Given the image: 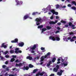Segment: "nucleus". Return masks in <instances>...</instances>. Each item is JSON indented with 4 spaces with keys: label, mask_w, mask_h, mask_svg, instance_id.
Listing matches in <instances>:
<instances>
[{
    "label": "nucleus",
    "mask_w": 76,
    "mask_h": 76,
    "mask_svg": "<svg viewBox=\"0 0 76 76\" xmlns=\"http://www.w3.org/2000/svg\"><path fill=\"white\" fill-rule=\"evenodd\" d=\"M60 72H57V74L59 76H61L62 75V73L63 72V71L62 70H61L60 71Z\"/></svg>",
    "instance_id": "6e6552de"
},
{
    "label": "nucleus",
    "mask_w": 76,
    "mask_h": 76,
    "mask_svg": "<svg viewBox=\"0 0 76 76\" xmlns=\"http://www.w3.org/2000/svg\"><path fill=\"white\" fill-rule=\"evenodd\" d=\"M10 54H13L14 53V50H11L10 51Z\"/></svg>",
    "instance_id": "a878e982"
},
{
    "label": "nucleus",
    "mask_w": 76,
    "mask_h": 76,
    "mask_svg": "<svg viewBox=\"0 0 76 76\" xmlns=\"http://www.w3.org/2000/svg\"><path fill=\"white\" fill-rule=\"evenodd\" d=\"M49 38L50 39H51L53 41H58L60 40V38L58 36H56L55 37L54 36H50L49 37Z\"/></svg>",
    "instance_id": "f257e3e1"
},
{
    "label": "nucleus",
    "mask_w": 76,
    "mask_h": 76,
    "mask_svg": "<svg viewBox=\"0 0 76 76\" xmlns=\"http://www.w3.org/2000/svg\"><path fill=\"white\" fill-rule=\"evenodd\" d=\"M15 62L16 63H19V61L18 59H16L15 60Z\"/></svg>",
    "instance_id": "ea45409f"
},
{
    "label": "nucleus",
    "mask_w": 76,
    "mask_h": 76,
    "mask_svg": "<svg viewBox=\"0 0 76 76\" xmlns=\"http://www.w3.org/2000/svg\"><path fill=\"white\" fill-rule=\"evenodd\" d=\"M37 47V45H34L33 46V47L31 48V49L32 50H35V48Z\"/></svg>",
    "instance_id": "f8f14e48"
},
{
    "label": "nucleus",
    "mask_w": 76,
    "mask_h": 76,
    "mask_svg": "<svg viewBox=\"0 0 76 76\" xmlns=\"http://www.w3.org/2000/svg\"><path fill=\"white\" fill-rule=\"evenodd\" d=\"M59 18V17L58 16H56V19H58Z\"/></svg>",
    "instance_id": "0e129e2a"
},
{
    "label": "nucleus",
    "mask_w": 76,
    "mask_h": 76,
    "mask_svg": "<svg viewBox=\"0 0 76 76\" xmlns=\"http://www.w3.org/2000/svg\"><path fill=\"white\" fill-rule=\"evenodd\" d=\"M35 21H36V24L37 26L39 25L40 23H41L42 22V19L41 18H37L35 19Z\"/></svg>",
    "instance_id": "f03ea898"
},
{
    "label": "nucleus",
    "mask_w": 76,
    "mask_h": 76,
    "mask_svg": "<svg viewBox=\"0 0 76 76\" xmlns=\"http://www.w3.org/2000/svg\"><path fill=\"white\" fill-rule=\"evenodd\" d=\"M5 76H8V75H7V73H6L5 74Z\"/></svg>",
    "instance_id": "338daca9"
},
{
    "label": "nucleus",
    "mask_w": 76,
    "mask_h": 76,
    "mask_svg": "<svg viewBox=\"0 0 76 76\" xmlns=\"http://www.w3.org/2000/svg\"><path fill=\"white\" fill-rule=\"evenodd\" d=\"M19 50V48H16L15 49V51H18Z\"/></svg>",
    "instance_id": "09e8293b"
},
{
    "label": "nucleus",
    "mask_w": 76,
    "mask_h": 76,
    "mask_svg": "<svg viewBox=\"0 0 76 76\" xmlns=\"http://www.w3.org/2000/svg\"><path fill=\"white\" fill-rule=\"evenodd\" d=\"M41 50H45V48L42 47L41 48Z\"/></svg>",
    "instance_id": "58836bf2"
},
{
    "label": "nucleus",
    "mask_w": 76,
    "mask_h": 76,
    "mask_svg": "<svg viewBox=\"0 0 76 76\" xmlns=\"http://www.w3.org/2000/svg\"><path fill=\"white\" fill-rule=\"evenodd\" d=\"M57 25H61V23H57Z\"/></svg>",
    "instance_id": "680f3d73"
},
{
    "label": "nucleus",
    "mask_w": 76,
    "mask_h": 76,
    "mask_svg": "<svg viewBox=\"0 0 76 76\" xmlns=\"http://www.w3.org/2000/svg\"><path fill=\"white\" fill-rule=\"evenodd\" d=\"M56 60V58L54 57L53 58L52 60V63H54V62H55V60Z\"/></svg>",
    "instance_id": "aec40b11"
},
{
    "label": "nucleus",
    "mask_w": 76,
    "mask_h": 76,
    "mask_svg": "<svg viewBox=\"0 0 76 76\" xmlns=\"http://www.w3.org/2000/svg\"><path fill=\"white\" fill-rule=\"evenodd\" d=\"M50 19H54V17H53V15L51 16L50 17Z\"/></svg>",
    "instance_id": "37998d69"
},
{
    "label": "nucleus",
    "mask_w": 76,
    "mask_h": 76,
    "mask_svg": "<svg viewBox=\"0 0 76 76\" xmlns=\"http://www.w3.org/2000/svg\"><path fill=\"white\" fill-rule=\"evenodd\" d=\"M72 4H75V6H76V3L75 2V1H72Z\"/></svg>",
    "instance_id": "cd10ccee"
},
{
    "label": "nucleus",
    "mask_w": 76,
    "mask_h": 76,
    "mask_svg": "<svg viewBox=\"0 0 76 76\" xmlns=\"http://www.w3.org/2000/svg\"><path fill=\"white\" fill-rule=\"evenodd\" d=\"M29 68V67H28V66H23V69L24 70H28V69Z\"/></svg>",
    "instance_id": "9b49d317"
},
{
    "label": "nucleus",
    "mask_w": 76,
    "mask_h": 76,
    "mask_svg": "<svg viewBox=\"0 0 76 76\" xmlns=\"http://www.w3.org/2000/svg\"><path fill=\"white\" fill-rule=\"evenodd\" d=\"M9 53V51H7L4 52V54H7V53Z\"/></svg>",
    "instance_id": "c03bdc74"
},
{
    "label": "nucleus",
    "mask_w": 76,
    "mask_h": 76,
    "mask_svg": "<svg viewBox=\"0 0 76 76\" xmlns=\"http://www.w3.org/2000/svg\"><path fill=\"white\" fill-rule=\"evenodd\" d=\"M60 31H57L55 32V34H57V33H58V32H59Z\"/></svg>",
    "instance_id": "864d4df0"
},
{
    "label": "nucleus",
    "mask_w": 76,
    "mask_h": 76,
    "mask_svg": "<svg viewBox=\"0 0 76 76\" xmlns=\"http://www.w3.org/2000/svg\"><path fill=\"white\" fill-rule=\"evenodd\" d=\"M47 29H48V30H50V29H51L52 28L50 26H47L46 27Z\"/></svg>",
    "instance_id": "dca6fc26"
},
{
    "label": "nucleus",
    "mask_w": 76,
    "mask_h": 76,
    "mask_svg": "<svg viewBox=\"0 0 76 76\" xmlns=\"http://www.w3.org/2000/svg\"><path fill=\"white\" fill-rule=\"evenodd\" d=\"M15 53H16V54H18V50H15Z\"/></svg>",
    "instance_id": "49530a36"
},
{
    "label": "nucleus",
    "mask_w": 76,
    "mask_h": 76,
    "mask_svg": "<svg viewBox=\"0 0 76 76\" xmlns=\"http://www.w3.org/2000/svg\"><path fill=\"white\" fill-rule=\"evenodd\" d=\"M38 71V69H34L33 70V73H35Z\"/></svg>",
    "instance_id": "a211bd4d"
},
{
    "label": "nucleus",
    "mask_w": 76,
    "mask_h": 76,
    "mask_svg": "<svg viewBox=\"0 0 76 76\" xmlns=\"http://www.w3.org/2000/svg\"><path fill=\"white\" fill-rule=\"evenodd\" d=\"M69 34L70 35H71L74 34V33H73V32H71L69 33Z\"/></svg>",
    "instance_id": "c9c22d12"
},
{
    "label": "nucleus",
    "mask_w": 76,
    "mask_h": 76,
    "mask_svg": "<svg viewBox=\"0 0 76 76\" xmlns=\"http://www.w3.org/2000/svg\"><path fill=\"white\" fill-rule=\"evenodd\" d=\"M62 65H64V66H67V65L68 64L67 63H62Z\"/></svg>",
    "instance_id": "393cba45"
},
{
    "label": "nucleus",
    "mask_w": 76,
    "mask_h": 76,
    "mask_svg": "<svg viewBox=\"0 0 76 76\" xmlns=\"http://www.w3.org/2000/svg\"><path fill=\"white\" fill-rule=\"evenodd\" d=\"M12 43H16V42H18V39H15L14 40L11 41Z\"/></svg>",
    "instance_id": "9d476101"
},
{
    "label": "nucleus",
    "mask_w": 76,
    "mask_h": 76,
    "mask_svg": "<svg viewBox=\"0 0 76 76\" xmlns=\"http://www.w3.org/2000/svg\"><path fill=\"white\" fill-rule=\"evenodd\" d=\"M61 28H60V27H57V29H58V30H60Z\"/></svg>",
    "instance_id": "6e6d98bb"
},
{
    "label": "nucleus",
    "mask_w": 76,
    "mask_h": 76,
    "mask_svg": "<svg viewBox=\"0 0 76 76\" xmlns=\"http://www.w3.org/2000/svg\"><path fill=\"white\" fill-rule=\"evenodd\" d=\"M55 14L56 15H58V12H55L54 13V14Z\"/></svg>",
    "instance_id": "4c0bfd02"
},
{
    "label": "nucleus",
    "mask_w": 76,
    "mask_h": 76,
    "mask_svg": "<svg viewBox=\"0 0 76 76\" xmlns=\"http://www.w3.org/2000/svg\"><path fill=\"white\" fill-rule=\"evenodd\" d=\"M6 66L5 65H3L2 66V68H3V69H5V68H6Z\"/></svg>",
    "instance_id": "473e14b6"
},
{
    "label": "nucleus",
    "mask_w": 76,
    "mask_h": 76,
    "mask_svg": "<svg viewBox=\"0 0 76 76\" xmlns=\"http://www.w3.org/2000/svg\"><path fill=\"white\" fill-rule=\"evenodd\" d=\"M69 20L71 21V22H73V21H72L73 20V19L72 18L69 19Z\"/></svg>",
    "instance_id": "f704fd0d"
},
{
    "label": "nucleus",
    "mask_w": 76,
    "mask_h": 76,
    "mask_svg": "<svg viewBox=\"0 0 76 76\" xmlns=\"http://www.w3.org/2000/svg\"><path fill=\"white\" fill-rule=\"evenodd\" d=\"M52 13H53V15H54V13L55 12V10L54 9L51 10L50 11Z\"/></svg>",
    "instance_id": "6ab92c4d"
},
{
    "label": "nucleus",
    "mask_w": 76,
    "mask_h": 76,
    "mask_svg": "<svg viewBox=\"0 0 76 76\" xmlns=\"http://www.w3.org/2000/svg\"><path fill=\"white\" fill-rule=\"evenodd\" d=\"M69 25L70 26H72V29H76V28L75 27V25L72 24V22H70L69 23Z\"/></svg>",
    "instance_id": "39448f33"
},
{
    "label": "nucleus",
    "mask_w": 76,
    "mask_h": 76,
    "mask_svg": "<svg viewBox=\"0 0 76 76\" xmlns=\"http://www.w3.org/2000/svg\"><path fill=\"white\" fill-rule=\"evenodd\" d=\"M19 66H22V64L21 63H20L19 64Z\"/></svg>",
    "instance_id": "79ce46f5"
},
{
    "label": "nucleus",
    "mask_w": 76,
    "mask_h": 76,
    "mask_svg": "<svg viewBox=\"0 0 76 76\" xmlns=\"http://www.w3.org/2000/svg\"><path fill=\"white\" fill-rule=\"evenodd\" d=\"M50 52L46 54V55H45L44 56V58H50V57L48 56H50Z\"/></svg>",
    "instance_id": "423d86ee"
},
{
    "label": "nucleus",
    "mask_w": 76,
    "mask_h": 76,
    "mask_svg": "<svg viewBox=\"0 0 76 76\" xmlns=\"http://www.w3.org/2000/svg\"><path fill=\"white\" fill-rule=\"evenodd\" d=\"M37 58V59H38L39 58V56H37V58H34V60H36Z\"/></svg>",
    "instance_id": "72a5a7b5"
},
{
    "label": "nucleus",
    "mask_w": 76,
    "mask_h": 76,
    "mask_svg": "<svg viewBox=\"0 0 76 76\" xmlns=\"http://www.w3.org/2000/svg\"><path fill=\"white\" fill-rule=\"evenodd\" d=\"M68 26L69 25H68L67 24L65 25V27L66 28H67V27H68Z\"/></svg>",
    "instance_id": "8fccbe9b"
},
{
    "label": "nucleus",
    "mask_w": 76,
    "mask_h": 76,
    "mask_svg": "<svg viewBox=\"0 0 76 76\" xmlns=\"http://www.w3.org/2000/svg\"><path fill=\"white\" fill-rule=\"evenodd\" d=\"M9 76H13V74H10Z\"/></svg>",
    "instance_id": "774afa93"
},
{
    "label": "nucleus",
    "mask_w": 76,
    "mask_h": 76,
    "mask_svg": "<svg viewBox=\"0 0 76 76\" xmlns=\"http://www.w3.org/2000/svg\"><path fill=\"white\" fill-rule=\"evenodd\" d=\"M18 53H22V51L20 50H18Z\"/></svg>",
    "instance_id": "3c124183"
},
{
    "label": "nucleus",
    "mask_w": 76,
    "mask_h": 76,
    "mask_svg": "<svg viewBox=\"0 0 76 76\" xmlns=\"http://www.w3.org/2000/svg\"><path fill=\"white\" fill-rule=\"evenodd\" d=\"M56 69H58H58H59V66H58V65H56Z\"/></svg>",
    "instance_id": "e433bc0d"
},
{
    "label": "nucleus",
    "mask_w": 76,
    "mask_h": 76,
    "mask_svg": "<svg viewBox=\"0 0 76 76\" xmlns=\"http://www.w3.org/2000/svg\"><path fill=\"white\" fill-rule=\"evenodd\" d=\"M28 18L32 19V18L29 17V15H26L24 16L23 17V20H26Z\"/></svg>",
    "instance_id": "20e7f679"
},
{
    "label": "nucleus",
    "mask_w": 76,
    "mask_h": 76,
    "mask_svg": "<svg viewBox=\"0 0 76 76\" xmlns=\"http://www.w3.org/2000/svg\"><path fill=\"white\" fill-rule=\"evenodd\" d=\"M43 28V25L39 26L37 27V28H38V29H41V28Z\"/></svg>",
    "instance_id": "2eb2a0df"
},
{
    "label": "nucleus",
    "mask_w": 76,
    "mask_h": 76,
    "mask_svg": "<svg viewBox=\"0 0 76 76\" xmlns=\"http://www.w3.org/2000/svg\"><path fill=\"white\" fill-rule=\"evenodd\" d=\"M18 46L19 47H23L24 45V43L23 42H21L18 43Z\"/></svg>",
    "instance_id": "1a4fd4ad"
},
{
    "label": "nucleus",
    "mask_w": 76,
    "mask_h": 76,
    "mask_svg": "<svg viewBox=\"0 0 76 76\" xmlns=\"http://www.w3.org/2000/svg\"><path fill=\"white\" fill-rule=\"evenodd\" d=\"M71 39V37H69L67 38V39H68V40H69Z\"/></svg>",
    "instance_id": "13d9d810"
},
{
    "label": "nucleus",
    "mask_w": 76,
    "mask_h": 76,
    "mask_svg": "<svg viewBox=\"0 0 76 76\" xmlns=\"http://www.w3.org/2000/svg\"><path fill=\"white\" fill-rule=\"evenodd\" d=\"M72 39H76V36H74L73 37H72Z\"/></svg>",
    "instance_id": "4d7b16f0"
},
{
    "label": "nucleus",
    "mask_w": 76,
    "mask_h": 76,
    "mask_svg": "<svg viewBox=\"0 0 76 76\" xmlns=\"http://www.w3.org/2000/svg\"><path fill=\"white\" fill-rule=\"evenodd\" d=\"M51 63H52V61H49L48 63H49V64H51Z\"/></svg>",
    "instance_id": "5fc2aeb1"
},
{
    "label": "nucleus",
    "mask_w": 76,
    "mask_h": 76,
    "mask_svg": "<svg viewBox=\"0 0 76 76\" xmlns=\"http://www.w3.org/2000/svg\"><path fill=\"white\" fill-rule=\"evenodd\" d=\"M15 59L14 58H12L11 59L10 61L11 62H13V61H15Z\"/></svg>",
    "instance_id": "b1692460"
},
{
    "label": "nucleus",
    "mask_w": 76,
    "mask_h": 76,
    "mask_svg": "<svg viewBox=\"0 0 76 76\" xmlns=\"http://www.w3.org/2000/svg\"><path fill=\"white\" fill-rule=\"evenodd\" d=\"M27 59H29V60H31L32 59V58L30 56H28L26 57Z\"/></svg>",
    "instance_id": "4468645a"
},
{
    "label": "nucleus",
    "mask_w": 76,
    "mask_h": 76,
    "mask_svg": "<svg viewBox=\"0 0 76 76\" xmlns=\"http://www.w3.org/2000/svg\"><path fill=\"white\" fill-rule=\"evenodd\" d=\"M5 57H6V58H9V57H10V56L9 55H5Z\"/></svg>",
    "instance_id": "c85d7f7f"
},
{
    "label": "nucleus",
    "mask_w": 76,
    "mask_h": 76,
    "mask_svg": "<svg viewBox=\"0 0 76 76\" xmlns=\"http://www.w3.org/2000/svg\"><path fill=\"white\" fill-rule=\"evenodd\" d=\"M64 59H61V61L62 62H63V61H64Z\"/></svg>",
    "instance_id": "69168bd1"
},
{
    "label": "nucleus",
    "mask_w": 76,
    "mask_h": 76,
    "mask_svg": "<svg viewBox=\"0 0 76 76\" xmlns=\"http://www.w3.org/2000/svg\"><path fill=\"white\" fill-rule=\"evenodd\" d=\"M4 48H7V46L6 45H4Z\"/></svg>",
    "instance_id": "e2e57ef3"
},
{
    "label": "nucleus",
    "mask_w": 76,
    "mask_h": 76,
    "mask_svg": "<svg viewBox=\"0 0 76 76\" xmlns=\"http://www.w3.org/2000/svg\"><path fill=\"white\" fill-rule=\"evenodd\" d=\"M58 21L57 20L56 21H55L54 22L53 21H50L49 22V24H53L54 25L56 24V23H57V22Z\"/></svg>",
    "instance_id": "0eeeda50"
},
{
    "label": "nucleus",
    "mask_w": 76,
    "mask_h": 76,
    "mask_svg": "<svg viewBox=\"0 0 76 76\" xmlns=\"http://www.w3.org/2000/svg\"><path fill=\"white\" fill-rule=\"evenodd\" d=\"M70 41L71 42H73V41H75V40H73V39H71L70 40Z\"/></svg>",
    "instance_id": "a18cd8bd"
},
{
    "label": "nucleus",
    "mask_w": 76,
    "mask_h": 76,
    "mask_svg": "<svg viewBox=\"0 0 76 76\" xmlns=\"http://www.w3.org/2000/svg\"><path fill=\"white\" fill-rule=\"evenodd\" d=\"M28 67L29 68H32L34 67V66L31 64H30L29 65Z\"/></svg>",
    "instance_id": "412c9836"
},
{
    "label": "nucleus",
    "mask_w": 76,
    "mask_h": 76,
    "mask_svg": "<svg viewBox=\"0 0 76 76\" xmlns=\"http://www.w3.org/2000/svg\"><path fill=\"white\" fill-rule=\"evenodd\" d=\"M61 23H64V24H66V21L63 20H61Z\"/></svg>",
    "instance_id": "4be33fe9"
},
{
    "label": "nucleus",
    "mask_w": 76,
    "mask_h": 76,
    "mask_svg": "<svg viewBox=\"0 0 76 76\" xmlns=\"http://www.w3.org/2000/svg\"><path fill=\"white\" fill-rule=\"evenodd\" d=\"M8 63H9V62H8V61H6L5 62V64H7Z\"/></svg>",
    "instance_id": "bf43d9fd"
},
{
    "label": "nucleus",
    "mask_w": 76,
    "mask_h": 76,
    "mask_svg": "<svg viewBox=\"0 0 76 76\" xmlns=\"http://www.w3.org/2000/svg\"><path fill=\"white\" fill-rule=\"evenodd\" d=\"M44 60V56H42L41 58V61H42L43 60Z\"/></svg>",
    "instance_id": "5701e85b"
},
{
    "label": "nucleus",
    "mask_w": 76,
    "mask_h": 76,
    "mask_svg": "<svg viewBox=\"0 0 76 76\" xmlns=\"http://www.w3.org/2000/svg\"><path fill=\"white\" fill-rule=\"evenodd\" d=\"M45 73V72L44 71L41 73L40 72H39L37 74H36V76H43Z\"/></svg>",
    "instance_id": "7ed1b4c3"
},
{
    "label": "nucleus",
    "mask_w": 76,
    "mask_h": 76,
    "mask_svg": "<svg viewBox=\"0 0 76 76\" xmlns=\"http://www.w3.org/2000/svg\"><path fill=\"white\" fill-rule=\"evenodd\" d=\"M50 76H54V74H52L51 75H50Z\"/></svg>",
    "instance_id": "052dcab7"
},
{
    "label": "nucleus",
    "mask_w": 76,
    "mask_h": 76,
    "mask_svg": "<svg viewBox=\"0 0 76 76\" xmlns=\"http://www.w3.org/2000/svg\"><path fill=\"white\" fill-rule=\"evenodd\" d=\"M71 9L73 10H76V7H71Z\"/></svg>",
    "instance_id": "c756f323"
},
{
    "label": "nucleus",
    "mask_w": 76,
    "mask_h": 76,
    "mask_svg": "<svg viewBox=\"0 0 76 76\" xmlns=\"http://www.w3.org/2000/svg\"><path fill=\"white\" fill-rule=\"evenodd\" d=\"M47 31V28H43L42 29V33H43L44 31Z\"/></svg>",
    "instance_id": "f3484780"
},
{
    "label": "nucleus",
    "mask_w": 76,
    "mask_h": 76,
    "mask_svg": "<svg viewBox=\"0 0 76 76\" xmlns=\"http://www.w3.org/2000/svg\"><path fill=\"white\" fill-rule=\"evenodd\" d=\"M15 1L17 3V5H18L19 4H20V3H19V1H18V0H15Z\"/></svg>",
    "instance_id": "bb28decb"
},
{
    "label": "nucleus",
    "mask_w": 76,
    "mask_h": 76,
    "mask_svg": "<svg viewBox=\"0 0 76 76\" xmlns=\"http://www.w3.org/2000/svg\"><path fill=\"white\" fill-rule=\"evenodd\" d=\"M12 57L13 58H16V56L13 55L12 56Z\"/></svg>",
    "instance_id": "de8ad7c7"
},
{
    "label": "nucleus",
    "mask_w": 76,
    "mask_h": 76,
    "mask_svg": "<svg viewBox=\"0 0 76 76\" xmlns=\"http://www.w3.org/2000/svg\"><path fill=\"white\" fill-rule=\"evenodd\" d=\"M60 7V5L57 4L56 5V9H58V8H59V7Z\"/></svg>",
    "instance_id": "7c9ffc66"
},
{
    "label": "nucleus",
    "mask_w": 76,
    "mask_h": 76,
    "mask_svg": "<svg viewBox=\"0 0 76 76\" xmlns=\"http://www.w3.org/2000/svg\"><path fill=\"white\" fill-rule=\"evenodd\" d=\"M58 69H57L56 67L54 68L53 69V72H58Z\"/></svg>",
    "instance_id": "ddd939ff"
},
{
    "label": "nucleus",
    "mask_w": 76,
    "mask_h": 76,
    "mask_svg": "<svg viewBox=\"0 0 76 76\" xmlns=\"http://www.w3.org/2000/svg\"><path fill=\"white\" fill-rule=\"evenodd\" d=\"M4 43H3L1 45V48H2V47H4Z\"/></svg>",
    "instance_id": "a19ab883"
},
{
    "label": "nucleus",
    "mask_w": 76,
    "mask_h": 76,
    "mask_svg": "<svg viewBox=\"0 0 76 76\" xmlns=\"http://www.w3.org/2000/svg\"><path fill=\"white\" fill-rule=\"evenodd\" d=\"M68 7H72V5H71V4H69L68 5Z\"/></svg>",
    "instance_id": "603ef678"
},
{
    "label": "nucleus",
    "mask_w": 76,
    "mask_h": 76,
    "mask_svg": "<svg viewBox=\"0 0 76 76\" xmlns=\"http://www.w3.org/2000/svg\"><path fill=\"white\" fill-rule=\"evenodd\" d=\"M37 12H33L32 13V15H37Z\"/></svg>",
    "instance_id": "2f4dec72"
}]
</instances>
